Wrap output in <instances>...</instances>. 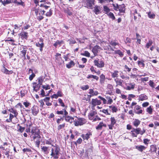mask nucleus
I'll return each mask as SVG.
<instances>
[{
    "mask_svg": "<svg viewBox=\"0 0 159 159\" xmlns=\"http://www.w3.org/2000/svg\"><path fill=\"white\" fill-rule=\"evenodd\" d=\"M53 147L51 148V153L50 155L52 157H53L54 159H57L59 158V156L60 153V148L58 146H54L52 145Z\"/></svg>",
    "mask_w": 159,
    "mask_h": 159,
    "instance_id": "obj_1",
    "label": "nucleus"
},
{
    "mask_svg": "<svg viewBox=\"0 0 159 159\" xmlns=\"http://www.w3.org/2000/svg\"><path fill=\"white\" fill-rule=\"evenodd\" d=\"M95 0H83V6L88 8L92 9L94 5Z\"/></svg>",
    "mask_w": 159,
    "mask_h": 159,
    "instance_id": "obj_2",
    "label": "nucleus"
},
{
    "mask_svg": "<svg viewBox=\"0 0 159 159\" xmlns=\"http://www.w3.org/2000/svg\"><path fill=\"white\" fill-rule=\"evenodd\" d=\"M74 121V124L75 126H81L86 122V120L83 118L77 117Z\"/></svg>",
    "mask_w": 159,
    "mask_h": 159,
    "instance_id": "obj_3",
    "label": "nucleus"
},
{
    "mask_svg": "<svg viewBox=\"0 0 159 159\" xmlns=\"http://www.w3.org/2000/svg\"><path fill=\"white\" fill-rule=\"evenodd\" d=\"M94 65L98 68H102L104 67L105 63L101 59L99 60L98 59L95 60L94 61Z\"/></svg>",
    "mask_w": 159,
    "mask_h": 159,
    "instance_id": "obj_4",
    "label": "nucleus"
},
{
    "mask_svg": "<svg viewBox=\"0 0 159 159\" xmlns=\"http://www.w3.org/2000/svg\"><path fill=\"white\" fill-rule=\"evenodd\" d=\"M43 39L42 38H40L39 39V42L36 43V45L39 48L40 51L42 52L43 50V48L44 47V44L43 42Z\"/></svg>",
    "mask_w": 159,
    "mask_h": 159,
    "instance_id": "obj_5",
    "label": "nucleus"
},
{
    "mask_svg": "<svg viewBox=\"0 0 159 159\" xmlns=\"http://www.w3.org/2000/svg\"><path fill=\"white\" fill-rule=\"evenodd\" d=\"M101 103V101L100 100H98L97 98L92 99L91 101L92 108L94 109L96 106L100 105Z\"/></svg>",
    "mask_w": 159,
    "mask_h": 159,
    "instance_id": "obj_6",
    "label": "nucleus"
},
{
    "mask_svg": "<svg viewBox=\"0 0 159 159\" xmlns=\"http://www.w3.org/2000/svg\"><path fill=\"white\" fill-rule=\"evenodd\" d=\"M116 8H115V10L117 11L119 10V11L120 13H124L125 12V5L124 4H123L119 6L118 4H116Z\"/></svg>",
    "mask_w": 159,
    "mask_h": 159,
    "instance_id": "obj_7",
    "label": "nucleus"
},
{
    "mask_svg": "<svg viewBox=\"0 0 159 159\" xmlns=\"http://www.w3.org/2000/svg\"><path fill=\"white\" fill-rule=\"evenodd\" d=\"M32 113L34 116L37 115L39 112V110L38 107L36 106H34L31 109Z\"/></svg>",
    "mask_w": 159,
    "mask_h": 159,
    "instance_id": "obj_8",
    "label": "nucleus"
},
{
    "mask_svg": "<svg viewBox=\"0 0 159 159\" xmlns=\"http://www.w3.org/2000/svg\"><path fill=\"white\" fill-rule=\"evenodd\" d=\"M140 108L141 107L139 106L136 105L134 108L135 112L137 114L142 113L143 111L142 110L140 109Z\"/></svg>",
    "mask_w": 159,
    "mask_h": 159,
    "instance_id": "obj_9",
    "label": "nucleus"
},
{
    "mask_svg": "<svg viewBox=\"0 0 159 159\" xmlns=\"http://www.w3.org/2000/svg\"><path fill=\"white\" fill-rule=\"evenodd\" d=\"M100 47L96 45L93 47L92 49V52L93 53L94 56H96L97 55V54L98 52V49H99Z\"/></svg>",
    "mask_w": 159,
    "mask_h": 159,
    "instance_id": "obj_10",
    "label": "nucleus"
},
{
    "mask_svg": "<svg viewBox=\"0 0 159 159\" xmlns=\"http://www.w3.org/2000/svg\"><path fill=\"white\" fill-rule=\"evenodd\" d=\"M92 134L90 132H89L86 134H83L81 135V137L83 138L84 140H88L90 138V135Z\"/></svg>",
    "mask_w": 159,
    "mask_h": 159,
    "instance_id": "obj_11",
    "label": "nucleus"
},
{
    "mask_svg": "<svg viewBox=\"0 0 159 159\" xmlns=\"http://www.w3.org/2000/svg\"><path fill=\"white\" fill-rule=\"evenodd\" d=\"M64 12L67 14V16H70L72 14V10L68 8L63 9Z\"/></svg>",
    "mask_w": 159,
    "mask_h": 159,
    "instance_id": "obj_12",
    "label": "nucleus"
},
{
    "mask_svg": "<svg viewBox=\"0 0 159 159\" xmlns=\"http://www.w3.org/2000/svg\"><path fill=\"white\" fill-rule=\"evenodd\" d=\"M2 71L4 73L6 74H11L13 73V71L11 70H9L7 69L4 66L3 67V68L2 70Z\"/></svg>",
    "mask_w": 159,
    "mask_h": 159,
    "instance_id": "obj_13",
    "label": "nucleus"
},
{
    "mask_svg": "<svg viewBox=\"0 0 159 159\" xmlns=\"http://www.w3.org/2000/svg\"><path fill=\"white\" fill-rule=\"evenodd\" d=\"M135 86V84L134 83L128 84V85L126 86V89L130 90L133 89Z\"/></svg>",
    "mask_w": 159,
    "mask_h": 159,
    "instance_id": "obj_14",
    "label": "nucleus"
},
{
    "mask_svg": "<svg viewBox=\"0 0 159 159\" xmlns=\"http://www.w3.org/2000/svg\"><path fill=\"white\" fill-rule=\"evenodd\" d=\"M65 118V120L66 121L69 122L71 123L73 122H74V120L73 117L69 116H66Z\"/></svg>",
    "mask_w": 159,
    "mask_h": 159,
    "instance_id": "obj_15",
    "label": "nucleus"
},
{
    "mask_svg": "<svg viewBox=\"0 0 159 159\" xmlns=\"http://www.w3.org/2000/svg\"><path fill=\"white\" fill-rule=\"evenodd\" d=\"M41 85H40L39 84H37L36 83H33V88L34 90L36 92H37L38 91L39 89L40 86Z\"/></svg>",
    "mask_w": 159,
    "mask_h": 159,
    "instance_id": "obj_16",
    "label": "nucleus"
},
{
    "mask_svg": "<svg viewBox=\"0 0 159 159\" xmlns=\"http://www.w3.org/2000/svg\"><path fill=\"white\" fill-rule=\"evenodd\" d=\"M146 148V147L143 145L135 146V148L141 152H142L143 150H145Z\"/></svg>",
    "mask_w": 159,
    "mask_h": 159,
    "instance_id": "obj_17",
    "label": "nucleus"
},
{
    "mask_svg": "<svg viewBox=\"0 0 159 159\" xmlns=\"http://www.w3.org/2000/svg\"><path fill=\"white\" fill-rule=\"evenodd\" d=\"M31 133L32 134H35L38 133H40L39 130L36 127H33L32 129Z\"/></svg>",
    "mask_w": 159,
    "mask_h": 159,
    "instance_id": "obj_18",
    "label": "nucleus"
},
{
    "mask_svg": "<svg viewBox=\"0 0 159 159\" xmlns=\"http://www.w3.org/2000/svg\"><path fill=\"white\" fill-rule=\"evenodd\" d=\"M115 82L116 84V86L118 85L121 86L123 81L120 79L116 78L114 79Z\"/></svg>",
    "mask_w": 159,
    "mask_h": 159,
    "instance_id": "obj_19",
    "label": "nucleus"
},
{
    "mask_svg": "<svg viewBox=\"0 0 159 159\" xmlns=\"http://www.w3.org/2000/svg\"><path fill=\"white\" fill-rule=\"evenodd\" d=\"M148 99V97L144 94H141L139 96V101H143Z\"/></svg>",
    "mask_w": 159,
    "mask_h": 159,
    "instance_id": "obj_20",
    "label": "nucleus"
},
{
    "mask_svg": "<svg viewBox=\"0 0 159 159\" xmlns=\"http://www.w3.org/2000/svg\"><path fill=\"white\" fill-rule=\"evenodd\" d=\"M100 7L98 6H95L93 10V11L95 13L96 15H98L100 13Z\"/></svg>",
    "mask_w": 159,
    "mask_h": 159,
    "instance_id": "obj_21",
    "label": "nucleus"
},
{
    "mask_svg": "<svg viewBox=\"0 0 159 159\" xmlns=\"http://www.w3.org/2000/svg\"><path fill=\"white\" fill-rule=\"evenodd\" d=\"M97 114V112L95 111L91 112L88 115L89 119L91 120H92L94 118V116L95 115Z\"/></svg>",
    "mask_w": 159,
    "mask_h": 159,
    "instance_id": "obj_22",
    "label": "nucleus"
},
{
    "mask_svg": "<svg viewBox=\"0 0 159 159\" xmlns=\"http://www.w3.org/2000/svg\"><path fill=\"white\" fill-rule=\"evenodd\" d=\"M106 125L103 123L102 122H100L99 125L96 127V129L97 130H101L102 129L103 126H106Z\"/></svg>",
    "mask_w": 159,
    "mask_h": 159,
    "instance_id": "obj_23",
    "label": "nucleus"
},
{
    "mask_svg": "<svg viewBox=\"0 0 159 159\" xmlns=\"http://www.w3.org/2000/svg\"><path fill=\"white\" fill-rule=\"evenodd\" d=\"M109 107L113 113L116 112L118 111L117 108L116 106L112 105L110 106Z\"/></svg>",
    "mask_w": 159,
    "mask_h": 159,
    "instance_id": "obj_24",
    "label": "nucleus"
},
{
    "mask_svg": "<svg viewBox=\"0 0 159 159\" xmlns=\"http://www.w3.org/2000/svg\"><path fill=\"white\" fill-rule=\"evenodd\" d=\"M75 65V62L72 61L71 60L70 62L66 65V67L68 69L70 68Z\"/></svg>",
    "mask_w": 159,
    "mask_h": 159,
    "instance_id": "obj_25",
    "label": "nucleus"
},
{
    "mask_svg": "<svg viewBox=\"0 0 159 159\" xmlns=\"http://www.w3.org/2000/svg\"><path fill=\"white\" fill-rule=\"evenodd\" d=\"M64 43V42L62 40L59 41L57 40L56 41V42L53 44V46L55 47H57L58 45H59V46H61V45Z\"/></svg>",
    "mask_w": 159,
    "mask_h": 159,
    "instance_id": "obj_26",
    "label": "nucleus"
},
{
    "mask_svg": "<svg viewBox=\"0 0 159 159\" xmlns=\"http://www.w3.org/2000/svg\"><path fill=\"white\" fill-rule=\"evenodd\" d=\"M28 33L26 32H22L20 33L21 38L23 39H27L28 38Z\"/></svg>",
    "mask_w": 159,
    "mask_h": 159,
    "instance_id": "obj_27",
    "label": "nucleus"
},
{
    "mask_svg": "<svg viewBox=\"0 0 159 159\" xmlns=\"http://www.w3.org/2000/svg\"><path fill=\"white\" fill-rule=\"evenodd\" d=\"M114 54H118L121 57H123L124 55V54L120 50H116L114 51Z\"/></svg>",
    "mask_w": 159,
    "mask_h": 159,
    "instance_id": "obj_28",
    "label": "nucleus"
},
{
    "mask_svg": "<svg viewBox=\"0 0 159 159\" xmlns=\"http://www.w3.org/2000/svg\"><path fill=\"white\" fill-rule=\"evenodd\" d=\"M147 13L148 14V17L150 19H154L155 17V14L150 11L147 12Z\"/></svg>",
    "mask_w": 159,
    "mask_h": 159,
    "instance_id": "obj_29",
    "label": "nucleus"
},
{
    "mask_svg": "<svg viewBox=\"0 0 159 159\" xmlns=\"http://www.w3.org/2000/svg\"><path fill=\"white\" fill-rule=\"evenodd\" d=\"M119 71L117 70H115L113 72H111V76L113 78H117L118 77Z\"/></svg>",
    "mask_w": 159,
    "mask_h": 159,
    "instance_id": "obj_30",
    "label": "nucleus"
},
{
    "mask_svg": "<svg viewBox=\"0 0 159 159\" xmlns=\"http://www.w3.org/2000/svg\"><path fill=\"white\" fill-rule=\"evenodd\" d=\"M89 93L91 94H93V96H94L98 95V92L97 91H94L92 89H90L89 90Z\"/></svg>",
    "mask_w": 159,
    "mask_h": 159,
    "instance_id": "obj_31",
    "label": "nucleus"
},
{
    "mask_svg": "<svg viewBox=\"0 0 159 159\" xmlns=\"http://www.w3.org/2000/svg\"><path fill=\"white\" fill-rule=\"evenodd\" d=\"M157 150V148L156 145H152L150 146V151L151 152H156Z\"/></svg>",
    "mask_w": 159,
    "mask_h": 159,
    "instance_id": "obj_32",
    "label": "nucleus"
},
{
    "mask_svg": "<svg viewBox=\"0 0 159 159\" xmlns=\"http://www.w3.org/2000/svg\"><path fill=\"white\" fill-rule=\"evenodd\" d=\"M140 123V120L138 119H135L134 120L133 124L135 126L137 127L139 125Z\"/></svg>",
    "mask_w": 159,
    "mask_h": 159,
    "instance_id": "obj_33",
    "label": "nucleus"
},
{
    "mask_svg": "<svg viewBox=\"0 0 159 159\" xmlns=\"http://www.w3.org/2000/svg\"><path fill=\"white\" fill-rule=\"evenodd\" d=\"M138 64L140 67L143 68L145 66V64L144 63V61H138Z\"/></svg>",
    "mask_w": 159,
    "mask_h": 159,
    "instance_id": "obj_34",
    "label": "nucleus"
},
{
    "mask_svg": "<svg viewBox=\"0 0 159 159\" xmlns=\"http://www.w3.org/2000/svg\"><path fill=\"white\" fill-rule=\"evenodd\" d=\"M9 111L10 112H11L14 114L15 117H16L17 116L18 113L16 110H15L12 108H11L9 109Z\"/></svg>",
    "mask_w": 159,
    "mask_h": 159,
    "instance_id": "obj_35",
    "label": "nucleus"
},
{
    "mask_svg": "<svg viewBox=\"0 0 159 159\" xmlns=\"http://www.w3.org/2000/svg\"><path fill=\"white\" fill-rule=\"evenodd\" d=\"M87 78L88 79H90L91 78H93L94 79H95L96 80H98L99 79L98 77L96 76V75H89L87 77Z\"/></svg>",
    "mask_w": 159,
    "mask_h": 159,
    "instance_id": "obj_36",
    "label": "nucleus"
},
{
    "mask_svg": "<svg viewBox=\"0 0 159 159\" xmlns=\"http://www.w3.org/2000/svg\"><path fill=\"white\" fill-rule=\"evenodd\" d=\"M44 79V77L43 76L39 77L38 80V83L40 85H42V84L43 82V80Z\"/></svg>",
    "mask_w": 159,
    "mask_h": 159,
    "instance_id": "obj_37",
    "label": "nucleus"
},
{
    "mask_svg": "<svg viewBox=\"0 0 159 159\" xmlns=\"http://www.w3.org/2000/svg\"><path fill=\"white\" fill-rule=\"evenodd\" d=\"M103 8L104 13L107 15L110 11V9L107 6H104L103 7Z\"/></svg>",
    "mask_w": 159,
    "mask_h": 159,
    "instance_id": "obj_38",
    "label": "nucleus"
},
{
    "mask_svg": "<svg viewBox=\"0 0 159 159\" xmlns=\"http://www.w3.org/2000/svg\"><path fill=\"white\" fill-rule=\"evenodd\" d=\"M40 133H38L35 134H33L34 135V136H33V140L34 141L35 139L37 138L39 139L41 138V137L40 135Z\"/></svg>",
    "mask_w": 159,
    "mask_h": 159,
    "instance_id": "obj_39",
    "label": "nucleus"
},
{
    "mask_svg": "<svg viewBox=\"0 0 159 159\" xmlns=\"http://www.w3.org/2000/svg\"><path fill=\"white\" fill-rule=\"evenodd\" d=\"M81 55L88 57H89L90 56V53L87 51H85L84 53H81Z\"/></svg>",
    "mask_w": 159,
    "mask_h": 159,
    "instance_id": "obj_40",
    "label": "nucleus"
},
{
    "mask_svg": "<svg viewBox=\"0 0 159 159\" xmlns=\"http://www.w3.org/2000/svg\"><path fill=\"white\" fill-rule=\"evenodd\" d=\"M82 142V139L81 138H79L76 141L73 142V143H74V144H75L76 145H77V144H80Z\"/></svg>",
    "mask_w": 159,
    "mask_h": 159,
    "instance_id": "obj_41",
    "label": "nucleus"
},
{
    "mask_svg": "<svg viewBox=\"0 0 159 159\" xmlns=\"http://www.w3.org/2000/svg\"><path fill=\"white\" fill-rule=\"evenodd\" d=\"M17 126H19V129L18 130V132L22 133L24 131L25 129V128L20 126V124H18L17 125Z\"/></svg>",
    "mask_w": 159,
    "mask_h": 159,
    "instance_id": "obj_42",
    "label": "nucleus"
},
{
    "mask_svg": "<svg viewBox=\"0 0 159 159\" xmlns=\"http://www.w3.org/2000/svg\"><path fill=\"white\" fill-rule=\"evenodd\" d=\"M107 15L109 17L112 19L113 20H114L115 19V17L114 14L111 12H109L108 14H107Z\"/></svg>",
    "mask_w": 159,
    "mask_h": 159,
    "instance_id": "obj_43",
    "label": "nucleus"
},
{
    "mask_svg": "<svg viewBox=\"0 0 159 159\" xmlns=\"http://www.w3.org/2000/svg\"><path fill=\"white\" fill-rule=\"evenodd\" d=\"M5 151H6L4 152V154L7 156V157L8 158L9 156V153L10 152V150L9 148H7L6 149Z\"/></svg>",
    "mask_w": 159,
    "mask_h": 159,
    "instance_id": "obj_44",
    "label": "nucleus"
},
{
    "mask_svg": "<svg viewBox=\"0 0 159 159\" xmlns=\"http://www.w3.org/2000/svg\"><path fill=\"white\" fill-rule=\"evenodd\" d=\"M152 43V40L150 39L149 40L148 42L147 43L146 45V47L147 48H148Z\"/></svg>",
    "mask_w": 159,
    "mask_h": 159,
    "instance_id": "obj_45",
    "label": "nucleus"
},
{
    "mask_svg": "<svg viewBox=\"0 0 159 159\" xmlns=\"http://www.w3.org/2000/svg\"><path fill=\"white\" fill-rule=\"evenodd\" d=\"M106 98L108 99L107 104H111L113 102V100L111 97L107 96Z\"/></svg>",
    "mask_w": 159,
    "mask_h": 159,
    "instance_id": "obj_46",
    "label": "nucleus"
},
{
    "mask_svg": "<svg viewBox=\"0 0 159 159\" xmlns=\"http://www.w3.org/2000/svg\"><path fill=\"white\" fill-rule=\"evenodd\" d=\"M52 10L51 9L49 10V11H48L46 14V16H47L50 17L51 16L52 14Z\"/></svg>",
    "mask_w": 159,
    "mask_h": 159,
    "instance_id": "obj_47",
    "label": "nucleus"
},
{
    "mask_svg": "<svg viewBox=\"0 0 159 159\" xmlns=\"http://www.w3.org/2000/svg\"><path fill=\"white\" fill-rule=\"evenodd\" d=\"M109 43L110 44L114 47L116 46V45H118L119 44L118 43L112 41H109Z\"/></svg>",
    "mask_w": 159,
    "mask_h": 159,
    "instance_id": "obj_48",
    "label": "nucleus"
},
{
    "mask_svg": "<svg viewBox=\"0 0 159 159\" xmlns=\"http://www.w3.org/2000/svg\"><path fill=\"white\" fill-rule=\"evenodd\" d=\"M65 126V123H64L61 125H59L57 127L58 129L59 130L62 129L64 128Z\"/></svg>",
    "mask_w": 159,
    "mask_h": 159,
    "instance_id": "obj_49",
    "label": "nucleus"
},
{
    "mask_svg": "<svg viewBox=\"0 0 159 159\" xmlns=\"http://www.w3.org/2000/svg\"><path fill=\"white\" fill-rule=\"evenodd\" d=\"M107 88L108 90L113 91V87L112 85L108 84L107 86Z\"/></svg>",
    "mask_w": 159,
    "mask_h": 159,
    "instance_id": "obj_50",
    "label": "nucleus"
},
{
    "mask_svg": "<svg viewBox=\"0 0 159 159\" xmlns=\"http://www.w3.org/2000/svg\"><path fill=\"white\" fill-rule=\"evenodd\" d=\"M48 147L46 146H43L41 148L42 151H43L45 153H47Z\"/></svg>",
    "mask_w": 159,
    "mask_h": 159,
    "instance_id": "obj_51",
    "label": "nucleus"
},
{
    "mask_svg": "<svg viewBox=\"0 0 159 159\" xmlns=\"http://www.w3.org/2000/svg\"><path fill=\"white\" fill-rule=\"evenodd\" d=\"M120 77L123 79H129V77L125 75H123V74L121 73V74H120Z\"/></svg>",
    "mask_w": 159,
    "mask_h": 159,
    "instance_id": "obj_52",
    "label": "nucleus"
},
{
    "mask_svg": "<svg viewBox=\"0 0 159 159\" xmlns=\"http://www.w3.org/2000/svg\"><path fill=\"white\" fill-rule=\"evenodd\" d=\"M152 109L151 107V106H150L147 109V111L150 114H151L152 112Z\"/></svg>",
    "mask_w": 159,
    "mask_h": 159,
    "instance_id": "obj_53",
    "label": "nucleus"
},
{
    "mask_svg": "<svg viewBox=\"0 0 159 159\" xmlns=\"http://www.w3.org/2000/svg\"><path fill=\"white\" fill-rule=\"evenodd\" d=\"M100 81L101 82H103L105 80V76L103 74H102L100 75Z\"/></svg>",
    "mask_w": 159,
    "mask_h": 159,
    "instance_id": "obj_54",
    "label": "nucleus"
},
{
    "mask_svg": "<svg viewBox=\"0 0 159 159\" xmlns=\"http://www.w3.org/2000/svg\"><path fill=\"white\" fill-rule=\"evenodd\" d=\"M138 14L137 10L136 9L134 10V13H133L134 16V19L135 21H136L138 18L137 15H135V14Z\"/></svg>",
    "mask_w": 159,
    "mask_h": 159,
    "instance_id": "obj_55",
    "label": "nucleus"
},
{
    "mask_svg": "<svg viewBox=\"0 0 159 159\" xmlns=\"http://www.w3.org/2000/svg\"><path fill=\"white\" fill-rule=\"evenodd\" d=\"M110 119L111 122V124H112V125H114L116 122V121L115 118L114 117H111Z\"/></svg>",
    "mask_w": 159,
    "mask_h": 159,
    "instance_id": "obj_56",
    "label": "nucleus"
},
{
    "mask_svg": "<svg viewBox=\"0 0 159 159\" xmlns=\"http://www.w3.org/2000/svg\"><path fill=\"white\" fill-rule=\"evenodd\" d=\"M101 119L99 117L98 115H96L95 116V117H94L92 120L93 121H95L97 120H101Z\"/></svg>",
    "mask_w": 159,
    "mask_h": 159,
    "instance_id": "obj_57",
    "label": "nucleus"
},
{
    "mask_svg": "<svg viewBox=\"0 0 159 159\" xmlns=\"http://www.w3.org/2000/svg\"><path fill=\"white\" fill-rule=\"evenodd\" d=\"M140 128H138L136 129H134V132H135L137 134H140Z\"/></svg>",
    "mask_w": 159,
    "mask_h": 159,
    "instance_id": "obj_58",
    "label": "nucleus"
},
{
    "mask_svg": "<svg viewBox=\"0 0 159 159\" xmlns=\"http://www.w3.org/2000/svg\"><path fill=\"white\" fill-rule=\"evenodd\" d=\"M68 41H69V42H70L69 43L70 44H74L75 43H76V41L73 39H72V38H71L70 39H69L68 40Z\"/></svg>",
    "mask_w": 159,
    "mask_h": 159,
    "instance_id": "obj_59",
    "label": "nucleus"
},
{
    "mask_svg": "<svg viewBox=\"0 0 159 159\" xmlns=\"http://www.w3.org/2000/svg\"><path fill=\"white\" fill-rule=\"evenodd\" d=\"M52 141L51 140V139H49L48 140H46V143L47 144L52 145Z\"/></svg>",
    "mask_w": 159,
    "mask_h": 159,
    "instance_id": "obj_60",
    "label": "nucleus"
},
{
    "mask_svg": "<svg viewBox=\"0 0 159 159\" xmlns=\"http://www.w3.org/2000/svg\"><path fill=\"white\" fill-rule=\"evenodd\" d=\"M59 103L61 104V106L62 107H64L65 105L64 103L63 102L61 98H59L58 99Z\"/></svg>",
    "mask_w": 159,
    "mask_h": 159,
    "instance_id": "obj_61",
    "label": "nucleus"
},
{
    "mask_svg": "<svg viewBox=\"0 0 159 159\" xmlns=\"http://www.w3.org/2000/svg\"><path fill=\"white\" fill-rule=\"evenodd\" d=\"M27 50H22V51H20V53L21 54V56H24L25 55H26V53Z\"/></svg>",
    "mask_w": 159,
    "mask_h": 159,
    "instance_id": "obj_62",
    "label": "nucleus"
},
{
    "mask_svg": "<svg viewBox=\"0 0 159 159\" xmlns=\"http://www.w3.org/2000/svg\"><path fill=\"white\" fill-rule=\"evenodd\" d=\"M42 87L43 89H45L46 90L50 89V86L48 85L46 86L43 85L42 86Z\"/></svg>",
    "mask_w": 159,
    "mask_h": 159,
    "instance_id": "obj_63",
    "label": "nucleus"
},
{
    "mask_svg": "<svg viewBox=\"0 0 159 159\" xmlns=\"http://www.w3.org/2000/svg\"><path fill=\"white\" fill-rule=\"evenodd\" d=\"M35 76V74L34 73H32L31 75H30L29 77V79L31 81L32 80Z\"/></svg>",
    "mask_w": 159,
    "mask_h": 159,
    "instance_id": "obj_64",
    "label": "nucleus"
}]
</instances>
